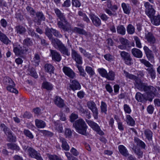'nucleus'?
<instances>
[{
    "mask_svg": "<svg viewBox=\"0 0 160 160\" xmlns=\"http://www.w3.org/2000/svg\"><path fill=\"white\" fill-rule=\"evenodd\" d=\"M133 38L135 41L137 47L139 48H141L142 46L139 38L137 36H134Z\"/></svg>",
    "mask_w": 160,
    "mask_h": 160,
    "instance_id": "6e6d98bb",
    "label": "nucleus"
},
{
    "mask_svg": "<svg viewBox=\"0 0 160 160\" xmlns=\"http://www.w3.org/2000/svg\"><path fill=\"white\" fill-rule=\"evenodd\" d=\"M55 12L57 17L59 19L60 21L57 22V25L59 28L62 29L64 32H68L71 30V27L70 25L68 26L64 24L62 22L67 24L68 22L66 19L64 13H62L60 10L58 8L54 9Z\"/></svg>",
    "mask_w": 160,
    "mask_h": 160,
    "instance_id": "f03ea898",
    "label": "nucleus"
},
{
    "mask_svg": "<svg viewBox=\"0 0 160 160\" xmlns=\"http://www.w3.org/2000/svg\"><path fill=\"white\" fill-rule=\"evenodd\" d=\"M131 52L133 55L135 57L141 58L142 56V52L139 49L133 48L132 49Z\"/></svg>",
    "mask_w": 160,
    "mask_h": 160,
    "instance_id": "393cba45",
    "label": "nucleus"
},
{
    "mask_svg": "<svg viewBox=\"0 0 160 160\" xmlns=\"http://www.w3.org/2000/svg\"><path fill=\"white\" fill-rule=\"evenodd\" d=\"M117 32L122 35H124L126 32V29L122 25H118L117 28Z\"/></svg>",
    "mask_w": 160,
    "mask_h": 160,
    "instance_id": "e433bc0d",
    "label": "nucleus"
},
{
    "mask_svg": "<svg viewBox=\"0 0 160 160\" xmlns=\"http://www.w3.org/2000/svg\"><path fill=\"white\" fill-rule=\"evenodd\" d=\"M152 23L156 26H158L160 24V15L153 16L151 20Z\"/></svg>",
    "mask_w": 160,
    "mask_h": 160,
    "instance_id": "473e14b6",
    "label": "nucleus"
},
{
    "mask_svg": "<svg viewBox=\"0 0 160 160\" xmlns=\"http://www.w3.org/2000/svg\"><path fill=\"white\" fill-rule=\"evenodd\" d=\"M85 71L89 75L90 77H92L95 74L94 70L89 66H87L86 67Z\"/></svg>",
    "mask_w": 160,
    "mask_h": 160,
    "instance_id": "a19ab883",
    "label": "nucleus"
},
{
    "mask_svg": "<svg viewBox=\"0 0 160 160\" xmlns=\"http://www.w3.org/2000/svg\"><path fill=\"white\" fill-rule=\"evenodd\" d=\"M0 127L3 130V131L7 136L12 132V131L10 129L8 128L4 124H1L0 125Z\"/></svg>",
    "mask_w": 160,
    "mask_h": 160,
    "instance_id": "58836bf2",
    "label": "nucleus"
},
{
    "mask_svg": "<svg viewBox=\"0 0 160 160\" xmlns=\"http://www.w3.org/2000/svg\"><path fill=\"white\" fill-rule=\"evenodd\" d=\"M71 56L72 58L78 64H82V58L75 50L72 49L71 50Z\"/></svg>",
    "mask_w": 160,
    "mask_h": 160,
    "instance_id": "f8f14e48",
    "label": "nucleus"
},
{
    "mask_svg": "<svg viewBox=\"0 0 160 160\" xmlns=\"http://www.w3.org/2000/svg\"><path fill=\"white\" fill-rule=\"evenodd\" d=\"M7 146L8 149L11 150H15L17 151L20 150V148L19 147L17 146L16 144L12 143H8L7 144Z\"/></svg>",
    "mask_w": 160,
    "mask_h": 160,
    "instance_id": "4c0bfd02",
    "label": "nucleus"
},
{
    "mask_svg": "<svg viewBox=\"0 0 160 160\" xmlns=\"http://www.w3.org/2000/svg\"><path fill=\"white\" fill-rule=\"evenodd\" d=\"M54 101L55 104L60 108H63L65 106V103L63 100L59 96H56Z\"/></svg>",
    "mask_w": 160,
    "mask_h": 160,
    "instance_id": "6ab92c4d",
    "label": "nucleus"
},
{
    "mask_svg": "<svg viewBox=\"0 0 160 160\" xmlns=\"http://www.w3.org/2000/svg\"><path fill=\"white\" fill-rule=\"evenodd\" d=\"M72 31L75 32L79 34L84 35H87V32L83 29L81 28L78 27H75L73 28Z\"/></svg>",
    "mask_w": 160,
    "mask_h": 160,
    "instance_id": "7c9ffc66",
    "label": "nucleus"
},
{
    "mask_svg": "<svg viewBox=\"0 0 160 160\" xmlns=\"http://www.w3.org/2000/svg\"><path fill=\"white\" fill-rule=\"evenodd\" d=\"M28 48L24 46H18L14 47L13 48V52L16 55L20 56H22L23 54H26L28 51Z\"/></svg>",
    "mask_w": 160,
    "mask_h": 160,
    "instance_id": "9d476101",
    "label": "nucleus"
},
{
    "mask_svg": "<svg viewBox=\"0 0 160 160\" xmlns=\"http://www.w3.org/2000/svg\"><path fill=\"white\" fill-rule=\"evenodd\" d=\"M144 134L146 138L149 140H152V132L149 129H147L144 130Z\"/></svg>",
    "mask_w": 160,
    "mask_h": 160,
    "instance_id": "c9c22d12",
    "label": "nucleus"
},
{
    "mask_svg": "<svg viewBox=\"0 0 160 160\" xmlns=\"http://www.w3.org/2000/svg\"><path fill=\"white\" fill-rule=\"evenodd\" d=\"M145 37L148 42L150 44L154 43L156 42L155 37L151 32H148L147 33H146Z\"/></svg>",
    "mask_w": 160,
    "mask_h": 160,
    "instance_id": "aec40b11",
    "label": "nucleus"
},
{
    "mask_svg": "<svg viewBox=\"0 0 160 160\" xmlns=\"http://www.w3.org/2000/svg\"><path fill=\"white\" fill-rule=\"evenodd\" d=\"M140 62L143 64L147 68H145L148 72L152 79H154L156 77V72L153 65L148 61L144 59H139Z\"/></svg>",
    "mask_w": 160,
    "mask_h": 160,
    "instance_id": "39448f33",
    "label": "nucleus"
},
{
    "mask_svg": "<svg viewBox=\"0 0 160 160\" xmlns=\"http://www.w3.org/2000/svg\"><path fill=\"white\" fill-rule=\"evenodd\" d=\"M0 40L6 45L9 44L11 41L7 36L0 31Z\"/></svg>",
    "mask_w": 160,
    "mask_h": 160,
    "instance_id": "5701e85b",
    "label": "nucleus"
},
{
    "mask_svg": "<svg viewBox=\"0 0 160 160\" xmlns=\"http://www.w3.org/2000/svg\"><path fill=\"white\" fill-rule=\"evenodd\" d=\"M52 33L56 37L59 38L62 37V35L58 31L52 28H47L46 29L45 34L51 41L52 44H54L55 43L57 42L58 40L60 41L58 38H54Z\"/></svg>",
    "mask_w": 160,
    "mask_h": 160,
    "instance_id": "20e7f679",
    "label": "nucleus"
},
{
    "mask_svg": "<svg viewBox=\"0 0 160 160\" xmlns=\"http://www.w3.org/2000/svg\"><path fill=\"white\" fill-rule=\"evenodd\" d=\"M127 30L129 34H132L135 32V28L131 24H129L127 28Z\"/></svg>",
    "mask_w": 160,
    "mask_h": 160,
    "instance_id": "ea45409f",
    "label": "nucleus"
},
{
    "mask_svg": "<svg viewBox=\"0 0 160 160\" xmlns=\"http://www.w3.org/2000/svg\"><path fill=\"white\" fill-rule=\"evenodd\" d=\"M25 150H27L29 156L32 158H35L37 160H43L40 153L32 147L27 146Z\"/></svg>",
    "mask_w": 160,
    "mask_h": 160,
    "instance_id": "0eeeda50",
    "label": "nucleus"
},
{
    "mask_svg": "<svg viewBox=\"0 0 160 160\" xmlns=\"http://www.w3.org/2000/svg\"><path fill=\"white\" fill-rule=\"evenodd\" d=\"M42 87L48 91H51L53 89V86L50 82L46 81L42 83Z\"/></svg>",
    "mask_w": 160,
    "mask_h": 160,
    "instance_id": "cd10ccee",
    "label": "nucleus"
},
{
    "mask_svg": "<svg viewBox=\"0 0 160 160\" xmlns=\"http://www.w3.org/2000/svg\"><path fill=\"white\" fill-rule=\"evenodd\" d=\"M26 9L31 16L32 17L35 16L36 12L32 8L28 6L27 7Z\"/></svg>",
    "mask_w": 160,
    "mask_h": 160,
    "instance_id": "864d4df0",
    "label": "nucleus"
},
{
    "mask_svg": "<svg viewBox=\"0 0 160 160\" xmlns=\"http://www.w3.org/2000/svg\"><path fill=\"white\" fill-rule=\"evenodd\" d=\"M118 149L120 153L125 157H128L130 155L127 148L123 145H119L118 146Z\"/></svg>",
    "mask_w": 160,
    "mask_h": 160,
    "instance_id": "a211bd4d",
    "label": "nucleus"
},
{
    "mask_svg": "<svg viewBox=\"0 0 160 160\" xmlns=\"http://www.w3.org/2000/svg\"><path fill=\"white\" fill-rule=\"evenodd\" d=\"M35 15H36L38 19V24L40 25L41 21L45 20V16L42 12H36Z\"/></svg>",
    "mask_w": 160,
    "mask_h": 160,
    "instance_id": "bb28decb",
    "label": "nucleus"
},
{
    "mask_svg": "<svg viewBox=\"0 0 160 160\" xmlns=\"http://www.w3.org/2000/svg\"><path fill=\"white\" fill-rule=\"evenodd\" d=\"M71 84L69 85L70 88L73 91L79 90L81 89V85L78 81L76 80L70 81Z\"/></svg>",
    "mask_w": 160,
    "mask_h": 160,
    "instance_id": "f3484780",
    "label": "nucleus"
},
{
    "mask_svg": "<svg viewBox=\"0 0 160 160\" xmlns=\"http://www.w3.org/2000/svg\"><path fill=\"white\" fill-rule=\"evenodd\" d=\"M15 87H11L10 86H7V89L8 91L12 93H14L15 94H17L18 93V91L15 88Z\"/></svg>",
    "mask_w": 160,
    "mask_h": 160,
    "instance_id": "680f3d73",
    "label": "nucleus"
},
{
    "mask_svg": "<svg viewBox=\"0 0 160 160\" xmlns=\"http://www.w3.org/2000/svg\"><path fill=\"white\" fill-rule=\"evenodd\" d=\"M0 23L1 26L4 28H6L8 25V22L6 20L4 19H2L0 21Z\"/></svg>",
    "mask_w": 160,
    "mask_h": 160,
    "instance_id": "774afa93",
    "label": "nucleus"
},
{
    "mask_svg": "<svg viewBox=\"0 0 160 160\" xmlns=\"http://www.w3.org/2000/svg\"><path fill=\"white\" fill-rule=\"evenodd\" d=\"M122 6L125 13L127 14L129 13L130 9L128 5H126L124 3H122Z\"/></svg>",
    "mask_w": 160,
    "mask_h": 160,
    "instance_id": "49530a36",
    "label": "nucleus"
},
{
    "mask_svg": "<svg viewBox=\"0 0 160 160\" xmlns=\"http://www.w3.org/2000/svg\"><path fill=\"white\" fill-rule=\"evenodd\" d=\"M59 139L60 142L62 143L61 146L62 148L65 151H68L69 150L70 147L66 139L61 136L59 137Z\"/></svg>",
    "mask_w": 160,
    "mask_h": 160,
    "instance_id": "b1692460",
    "label": "nucleus"
},
{
    "mask_svg": "<svg viewBox=\"0 0 160 160\" xmlns=\"http://www.w3.org/2000/svg\"><path fill=\"white\" fill-rule=\"evenodd\" d=\"M35 125L38 128H43L46 125L45 122L41 119H36L35 121Z\"/></svg>",
    "mask_w": 160,
    "mask_h": 160,
    "instance_id": "a878e982",
    "label": "nucleus"
},
{
    "mask_svg": "<svg viewBox=\"0 0 160 160\" xmlns=\"http://www.w3.org/2000/svg\"><path fill=\"white\" fill-rule=\"evenodd\" d=\"M100 108L101 113L105 114H107V105L105 102L102 101L101 102Z\"/></svg>",
    "mask_w": 160,
    "mask_h": 160,
    "instance_id": "c756f323",
    "label": "nucleus"
},
{
    "mask_svg": "<svg viewBox=\"0 0 160 160\" xmlns=\"http://www.w3.org/2000/svg\"><path fill=\"white\" fill-rule=\"evenodd\" d=\"M50 160H60L61 157L55 155H49L48 156Z\"/></svg>",
    "mask_w": 160,
    "mask_h": 160,
    "instance_id": "338daca9",
    "label": "nucleus"
},
{
    "mask_svg": "<svg viewBox=\"0 0 160 160\" xmlns=\"http://www.w3.org/2000/svg\"><path fill=\"white\" fill-rule=\"evenodd\" d=\"M124 110L126 113L130 114L131 112V110L130 107L127 104H125L123 106Z\"/></svg>",
    "mask_w": 160,
    "mask_h": 160,
    "instance_id": "e2e57ef3",
    "label": "nucleus"
},
{
    "mask_svg": "<svg viewBox=\"0 0 160 160\" xmlns=\"http://www.w3.org/2000/svg\"><path fill=\"white\" fill-rule=\"evenodd\" d=\"M76 67L80 73V75L83 77H85L87 74L85 72L82 66L79 65H76Z\"/></svg>",
    "mask_w": 160,
    "mask_h": 160,
    "instance_id": "37998d69",
    "label": "nucleus"
},
{
    "mask_svg": "<svg viewBox=\"0 0 160 160\" xmlns=\"http://www.w3.org/2000/svg\"><path fill=\"white\" fill-rule=\"evenodd\" d=\"M136 99L138 101L142 102H145L148 100L145 94H142L140 92H137L135 96Z\"/></svg>",
    "mask_w": 160,
    "mask_h": 160,
    "instance_id": "412c9836",
    "label": "nucleus"
},
{
    "mask_svg": "<svg viewBox=\"0 0 160 160\" xmlns=\"http://www.w3.org/2000/svg\"><path fill=\"white\" fill-rule=\"evenodd\" d=\"M50 51L52 60L58 62H60L62 58L60 54L55 50L50 49Z\"/></svg>",
    "mask_w": 160,
    "mask_h": 160,
    "instance_id": "dca6fc26",
    "label": "nucleus"
},
{
    "mask_svg": "<svg viewBox=\"0 0 160 160\" xmlns=\"http://www.w3.org/2000/svg\"><path fill=\"white\" fill-rule=\"evenodd\" d=\"M88 125L98 134L102 136L104 134V132L101 130L99 126L96 122L90 120H86Z\"/></svg>",
    "mask_w": 160,
    "mask_h": 160,
    "instance_id": "1a4fd4ad",
    "label": "nucleus"
},
{
    "mask_svg": "<svg viewBox=\"0 0 160 160\" xmlns=\"http://www.w3.org/2000/svg\"><path fill=\"white\" fill-rule=\"evenodd\" d=\"M79 50L80 52L82 53L84 56L89 59L92 58V57L91 56V54L88 52H87L85 49L81 47H79Z\"/></svg>",
    "mask_w": 160,
    "mask_h": 160,
    "instance_id": "72a5a7b5",
    "label": "nucleus"
},
{
    "mask_svg": "<svg viewBox=\"0 0 160 160\" xmlns=\"http://www.w3.org/2000/svg\"><path fill=\"white\" fill-rule=\"evenodd\" d=\"M7 136L8 140L9 142H15L16 141V137L15 135L12 134V132L9 134Z\"/></svg>",
    "mask_w": 160,
    "mask_h": 160,
    "instance_id": "de8ad7c7",
    "label": "nucleus"
},
{
    "mask_svg": "<svg viewBox=\"0 0 160 160\" xmlns=\"http://www.w3.org/2000/svg\"><path fill=\"white\" fill-rule=\"evenodd\" d=\"M44 69L45 72L48 73H49L50 74L54 73V67L51 64L47 63L44 66Z\"/></svg>",
    "mask_w": 160,
    "mask_h": 160,
    "instance_id": "c85d7f7f",
    "label": "nucleus"
},
{
    "mask_svg": "<svg viewBox=\"0 0 160 160\" xmlns=\"http://www.w3.org/2000/svg\"><path fill=\"white\" fill-rule=\"evenodd\" d=\"M119 41L122 44L125 45L128 47H130L129 42L127 39L121 38H119Z\"/></svg>",
    "mask_w": 160,
    "mask_h": 160,
    "instance_id": "a18cd8bd",
    "label": "nucleus"
},
{
    "mask_svg": "<svg viewBox=\"0 0 160 160\" xmlns=\"http://www.w3.org/2000/svg\"><path fill=\"white\" fill-rule=\"evenodd\" d=\"M28 70L29 72L28 73L31 76L36 78L38 77V75L34 68H29Z\"/></svg>",
    "mask_w": 160,
    "mask_h": 160,
    "instance_id": "c03bdc74",
    "label": "nucleus"
},
{
    "mask_svg": "<svg viewBox=\"0 0 160 160\" xmlns=\"http://www.w3.org/2000/svg\"><path fill=\"white\" fill-rule=\"evenodd\" d=\"M120 54L122 58L124 60L130 55L129 53L124 51L120 52Z\"/></svg>",
    "mask_w": 160,
    "mask_h": 160,
    "instance_id": "052dcab7",
    "label": "nucleus"
},
{
    "mask_svg": "<svg viewBox=\"0 0 160 160\" xmlns=\"http://www.w3.org/2000/svg\"><path fill=\"white\" fill-rule=\"evenodd\" d=\"M40 132L43 134L44 136L48 137H52L53 135V133H52V132L49 131L45 130H41Z\"/></svg>",
    "mask_w": 160,
    "mask_h": 160,
    "instance_id": "bf43d9fd",
    "label": "nucleus"
},
{
    "mask_svg": "<svg viewBox=\"0 0 160 160\" xmlns=\"http://www.w3.org/2000/svg\"><path fill=\"white\" fill-rule=\"evenodd\" d=\"M4 80L7 82L6 84L8 85L7 86L15 87V85L14 82L10 78H6Z\"/></svg>",
    "mask_w": 160,
    "mask_h": 160,
    "instance_id": "3c124183",
    "label": "nucleus"
},
{
    "mask_svg": "<svg viewBox=\"0 0 160 160\" xmlns=\"http://www.w3.org/2000/svg\"><path fill=\"white\" fill-rule=\"evenodd\" d=\"M98 71L101 76L105 78L107 72L105 69L103 68H100L98 69Z\"/></svg>",
    "mask_w": 160,
    "mask_h": 160,
    "instance_id": "5fc2aeb1",
    "label": "nucleus"
},
{
    "mask_svg": "<svg viewBox=\"0 0 160 160\" xmlns=\"http://www.w3.org/2000/svg\"><path fill=\"white\" fill-rule=\"evenodd\" d=\"M126 122L128 125L132 126L134 125L135 124V122L130 115H126Z\"/></svg>",
    "mask_w": 160,
    "mask_h": 160,
    "instance_id": "2f4dec72",
    "label": "nucleus"
},
{
    "mask_svg": "<svg viewBox=\"0 0 160 160\" xmlns=\"http://www.w3.org/2000/svg\"><path fill=\"white\" fill-rule=\"evenodd\" d=\"M73 126L78 133L86 136L89 135L88 132H87L88 126L82 119L77 120L73 123Z\"/></svg>",
    "mask_w": 160,
    "mask_h": 160,
    "instance_id": "7ed1b4c3",
    "label": "nucleus"
},
{
    "mask_svg": "<svg viewBox=\"0 0 160 160\" xmlns=\"http://www.w3.org/2000/svg\"><path fill=\"white\" fill-rule=\"evenodd\" d=\"M135 140L138 145L142 148H145L146 145L143 142L138 138L135 139Z\"/></svg>",
    "mask_w": 160,
    "mask_h": 160,
    "instance_id": "8fccbe9b",
    "label": "nucleus"
},
{
    "mask_svg": "<svg viewBox=\"0 0 160 160\" xmlns=\"http://www.w3.org/2000/svg\"><path fill=\"white\" fill-rule=\"evenodd\" d=\"M115 72L112 70L110 71L107 73L105 78L108 80L113 81L115 79Z\"/></svg>",
    "mask_w": 160,
    "mask_h": 160,
    "instance_id": "f704fd0d",
    "label": "nucleus"
},
{
    "mask_svg": "<svg viewBox=\"0 0 160 160\" xmlns=\"http://www.w3.org/2000/svg\"><path fill=\"white\" fill-rule=\"evenodd\" d=\"M134 152L138 156V158H142L143 152L140 149L136 148L134 150Z\"/></svg>",
    "mask_w": 160,
    "mask_h": 160,
    "instance_id": "4d7b16f0",
    "label": "nucleus"
},
{
    "mask_svg": "<svg viewBox=\"0 0 160 160\" xmlns=\"http://www.w3.org/2000/svg\"><path fill=\"white\" fill-rule=\"evenodd\" d=\"M144 6L146 8L145 12L146 14L150 18L152 17L155 13V11L152 8V6L148 2H145Z\"/></svg>",
    "mask_w": 160,
    "mask_h": 160,
    "instance_id": "4468645a",
    "label": "nucleus"
},
{
    "mask_svg": "<svg viewBox=\"0 0 160 160\" xmlns=\"http://www.w3.org/2000/svg\"><path fill=\"white\" fill-rule=\"evenodd\" d=\"M143 50L148 60L151 62L154 63L155 62L154 54L152 51L150 50L147 46H144L143 47Z\"/></svg>",
    "mask_w": 160,
    "mask_h": 160,
    "instance_id": "ddd939ff",
    "label": "nucleus"
},
{
    "mask_svg": "<svg viewBox=\"0 0 160 160\" xmlns=\"http://www.w3.org/2000/svg\"><path fill=\"white\" fill-rule=\"evenodd\" d=\"M15 30L17 34L21 35L24 34L26 31L25 27L20 25L16 26L15 27Z\"/></svg>",
    "mask_w": 160,
    "mask_h": 160,
    "instance_id": "4be33fe9",
    "label": "nucleus"
},
{
    "mask_svg": "<svg viewBox=\"0 0 160 160\" xmlns=\"http://www.w3.org/2000/svg\"><path fill=\"white\" fill-rule=\"evenodd\" d=\"M87 105L92 111L94 118L97 119L98 118V110L95 103L92 101H90L87 102Z\"/></svg>",
    "mask_w": 160,
    "mask_h": 160,
    "instance_id": "6e6552de",
    "label": "nucleus"
},
{
    "mask_svg": "<svg viewBox=\"0 0 160 160\" xmlns=\"http://www.w3.org/2000/svg\"><path fill=\"white\" fill-rule=\"evenodd\" d=\"M89 16L94 26L98 27L101 25V20L97 16L92 13L90 14Z\"/></svg>",
    "mask_w": 160,
    "mask_h": 160,
    "instance_id": "2eb2a0df",
    "label": "nucleus"
},
{
    "mask_svg": "<svg viewBox=\"0 0 160 160\" xmlns=\"http://www.w3.org/2000/svg\"><path fill=\"white\" fill-rule=\"evenodd\" d=\"M125 63L127 65H130L132 64V59L131 58L130 55L127 58H125L124 60Z\"/></svg>",
    "mask_w": 160,
    "mask_h": 160,
    "instance_id": "69168bd1",
    "label": "nucleus"
},
{
    "mask_svg": "<svg viewBox=\"0 0 160 160\" xmlns=\"http://www.w3.org/2000/svg\"><path fill=\"white\" fill-rule=\"evenodd\" d=\"M72 135V132L70 129L66 128L64 132V135L67 138H70Z\"/></svg>",
    "mask_w": 160,
    "mask_h": 160,
    "instance_id": "13d9d810",
    "label": "nucleus"
},
{
    "mask_svg": "<svg viewBox=\"0 0 160 160\" xmlns=\"http://www.w3.org/2000/svg\"><path fill=\"white\" fill-rule=\"evenodd\" d=\"M123 72L126 78L135 81L134 85L135 88L141 91L145 92V95L148 101H152L156 96V89L153 86L148 85L147 83L142 82L138 80L137 76L129 73L125 70H123Z\"/></svg>",
    "mask_w": 160,
    "mask_h": 160,
    "instance_id": "f257e3e1",
    "label": "nucleus"
},
{
    "mask_svg": "<svg viewBox=\"0 0 160 160\" xmlns=\"http://www.w3.org/2000/svg\"><path fill=\"white\" fill-rule=\"evenodd\" d=\"M40 58L39 55L38 54H35L32 61L33 64L35 66H37L39 64Z\"/></svg>",
    "mask_w": 160,
    "mask_h": 160,
    "instance_id": "79ce46f5",
    "label": "nucleus"
},
{
    "mask_svg": "<svg viewBox=\"0 0 160 160\" xmlns=\"http://www.w3.org/2000/svg\"><path fill=\"white\" fill-rule=\"evenodd\" d=\"M24 134L30 139H32L34 136L31 132L28 129H24L23 131Z\"/></svg>",
    "mask_w": 160,
    "mask_h": 160,
    "instance_id": "09e8293b",
    "label": "nucleus"
},
{
    "mask_svg": "<svg viewBox=\"0 0 160 160\" xmlns=\"http://www.w3.org/2000/svg\"><path fill=\"white\" fill-rule=\"evenodd\" d=\"M104 57L106 60L109 61H112L114 60V57L110 54L105 55Z\"/></svg>",
    "mask_w": 160,
    "mask_h": 160,
    "instance_id": "0e129e2a",
    "label": "nucleus"
},
{
    "mask_svg": "<svg viewBox=\"0 0 160 160\" xmlns=\"http://www.w3.org/2000/svg\"><path fill=\"white\" fill-rule=\"evenodd\" d=\"M62 70L65 74L70 78L73 79L76 77V73L70 68L64 66Z\"/></svg>",
    "mask_w": 160,
    "mask_h": 160,
    "instance_id": "9b49d317",
    "label": "nucleus"
},
{
    "mask_svg": "<svg viewBox=\"0 0 160 160\" xmlns=\"http://www.w3.org/2000/svg\"><path fill=\"white\" fill-rule=\"evenodd\" d=\"M57 42L54 44H52L53 46L56 48L58 49L61 53L67 56L70 55V52L68 49L64 45L61 41H57Z\"/></svg>",
    "mask_w": 160,
    "mask_h": 160,
    "instance_id": "423d86ee",
    "label": "nucleus"
},
{
    "mask_svg": "<svg viewBox=\"0 0 160 160\" xmlns=\"http://www.w3.org/2000/svg\"><path fill=\"white\" fill-rule=\"evenodd\" d=\"M23 44L27 46H32L33 45V42L31 39L29 38H27L23 41Z\"/></svg>",
    "mask_w": 160,
    "mask_h": 160,
    "instance_id": "603ef678",
    "label": "nucleus"
}]
</instances>
